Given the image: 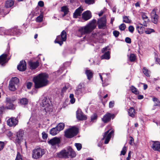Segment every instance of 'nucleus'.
Returning <instances> with one entry per match:
<instances>
[{
	"mask_svg": "<svg viewBox=\"0 0 160 160\" xmlns=\"http://www.w3.org/2000/svg\"><path fill=\"white\" fill-rule=\"evenodd\" d=\"M96 20L93 19L86 26L80 27L78 32L80 35H78V36L80 37L82 35L87 34L91 32L96 26Z\"/></svg>",
	"mask_w": 160,
	"mask_h": 160,
	"instance_id": "2",
	"label": "nucleus"
},
{
	"mask_svg": "<svg viewBox=\"0 0 160 160\" xmlns=\"http://www.w3.org/2000/svg\"><path fill=\"white\" fill-rule=\"evenodd\" d=\"M59 132L56 127L53 128L51 129L50 131V133L52 136H54L57 134Z\"/></svg>",
	"mask_w": 160,
	"mask_h": 160,
	"instance_id": "29",
	"label": "nucleus"
},
{
	"mask_svg": "<svg viewBox=\"0 0 160 160\" xmlns=\"http://www.w3.org/2000/svg\"><path fill=\"white\" fill-rule=\"evenodd\" d=\"M45 153V150L40 148H35L32 152V158L37 159L41 158Z\"/></svg>",
	"mask_w": 160,
	"mask_h": 160,
	"instance_id": "6",
	"label": "nucleus"
},
{
	"mask_svg": "<svg viewBox=\"0 0 160 160\" xmlns=\"http://www.w3.org/2000/svg\"><path fill=\"white\" fill-rule=\"evenodd\" d=\"M130 90L132 92L136 94H138L139 93L138 91L137 90L136 88L133 86H132L130 87Z\"/></svg>",
	"mask_w": 160,
	"mask_h": 160,
	"instance_id": "39",
	"label": "nucleus"
},
{
	"mask_svg": "<svg viewBox=\"0 0 160 160\" xmlns=\"http://www.w3.org/2000/svg\"><path fill=\"white\" fill-rule=\"evenodd\" d=\"M86 93V90L83 83H81L78 86L75 91V96L78 98H80L82 95Z\"/></svg>",
	"mask_w": 160,
	"mask_h": 160,
	"instance_id": "5",
	"label": "nucleus"
},
{
	"mask_svg": "<svg viewBox=\"0 0 160 160\" xmlns=\"http://www.w3.org/2000/svg\"><path fill=\"white\" fill-rule=\"evenodd\" d=\"M42 104L43 109L46 112L51 111L52 106L50 99L46 97H43L42 98Z\"/></svg>",
	"mask_w": 160,
	"mask_h": 160,
	"instance_id": "4",
	"label": "nucleus"
},
{
	"mask_svg": "<svg viewBox=\"0 0 160 160\" xmlns=\"http://www.w3.org/2000/svg\"><path fill=\"white\" fill-rule=\"evenodd\" d=\"M129 138H130V139L129 140V143L131 145H133L134 144L133 138L131 136H130Z\"/></svg>",
	"mask_w": 160,
	"mask_h": 160,
	"instance_id": "56",
	"label": "nucleus"
},
{
	"mask_svg": "<svg viewBox=\"0 0 160 160\" xmlns=\"http://www.w3.org/2000/svg\"><path fill=\"white\" fill-rule=\"evenodd\" d=\"M11 30L10 29L6 30L4 28L3 31H2V33H3L4 34L7 35H10L11 34L10 32Z\"/></svg>",
	"mask_w": 160,
	"mask_h": 160,
	"instance_id": "45",
	"label": "nucleus"
},
{
	"mask_svg": "<svg viewBox=\"0 0 160 160\" xmlns=\"http://www.w3.org/2000/svg\"><path fill=\"white\" fill-rule=\"evenodd\" d=\"M42 138L43 139H45L47 138V137H48V135L45 132H42Z\"/></svg>",
	"mask_w": 160,
	"mask_h": 160,
	"instance_id": "57",
	"label": "nucleus"
},
{
	"mask_svg": "<svg viewBox=\"0 0 160 160\" xmlns=\"http://www.w3.org/2000/svg\"><path fill=\"white\" fill-rule=\"evenodd\" d=\"M75 146L76 147L78 151L80 150L82 148V144L80 143H75Z\"/></svg>",
	"mask_w": 160,
	"mask_h": 160,
	"instance_id": "48",
	"label": "nucleus"
},
{
	"mask_svg": "<svg viewBox=\"0 0 160 160\" xmlns=\"http://www.w3.org/2000/svg\"><path fill=\"white\" fill-rule=\"evenodd\" d=\"M15 160H22L21 156L19 152H18Z\"/></svg>",
	"mask_w": 160,
	"mask_h": 160,
	"instance_id": "51",
	"label": "nucleus"
},
{
	"mask_svg": "<svg viewBox=\"0 0 160 160\" xmlns=\"http://www.w3.org/2000/svg\"><path fill=\"white\" fill-rule=\"evenodd\" d=\"M76 117L77 118L80 120H83L86 119L87 117L84 115L80 109H78L76 112Z\"/></svg>",
	"mask_w": 160,
	"mask_h": 160,
	"instance_id": "20",
	"label": "nucleus"
},
{
	"mask_svg": "<svg viewBox=\"0 0 160 160\" xmlns=\"http://www.w3.org/2000/svg\"><path fill=\"white\" fill-rule=\"evenodd\" d=\"M128 112L129 116L132 117H133L134 116L135 112V110L133 108H130L128 110Z\"/></svg>",
	"mask_w": 160,
	"mask_h": 160,
	"instance_id": "32",
	"label": "nucleus"
},
{
	"mask_svg": "<svg viewBox=\"0 0 160 160\" xmlns=\"http://www.w3.org/2000/svg\"><path fill=\"white\" fill-rule=\"evenodd\" d=\"M85 2L88 4H92L94 2V0H85Z\"/></svg>",
	"mask_w": 160,
	"mask_h": 160,
	"instance_id": "52",
	"label": "nucleus"
},
{
	"mask_svg": "<svg viewBox=\"0 0 160 160\" xmlns=\"http://www.w3.org/2000/svg\"><path fill=\"white\" fill-rule=\"evenodd\" d=\"M78 133V128L73 127L65 131V136L68 138H71L76 135Z\"/></svg>",
	"mask_w": 160,
	"mask_h": 160,
	"instance_id": "7",
	"label": "nucleus"
},
{
	"mask_svg": "<svg viewBox=\"0 0 160 160\" xmlns=\"http://www.w3.org/2000/svg\"><path fill=\"white\" fill-rule=\"evenodd\" d=\"M113 133V131L112 130H108L104 133L102 140L105 139L104 141V143L105 144H107L108 143Z\"/></svg>",
	"mask_w": 160,
	"mask_h": 160,
	"instance_id": "12",
	"label": "nucleus"
},
{
	"mask_svg": "<svg viewBox=\"0 0 160 160\" xmlns=\"http://www.w3.org/2000/svg\"><path fill=\"white\" fill-rule=\"evenodd\" d=\"M70 87V85L69 84L67 83L66 84L62 90V93H64L67 89L69 88Z\"/></svg>",
	"mask_w": 160,
	"mask_h": 160,
	"instance_id": "41",
	"label": "nucleus"
},
{
	"mask_svg": "<svg viewBox=\"0 0 160 160\" xmlns=\"http://www.w3.org/2000/svg\"><path fill=\"white\" fill-rule=\"evenodd\" d=\"M43 16L41 15L39 16L38 17L36 18V21L37 22H41L42 21Z\"/></svg>",
	"mask_w": 160,
	"mask_h": 160,
	"instance_id": "47",
	"label": "nucleus"
},
{
	"mask_svg": "<svg viewBox=\"0 0 160 160\" xmlns=\"http://www.w3.org/2000/svg\"><path fill=\"white\" fill-rule=\"evenodd\" d=\"M106 19L105 17H103L98 19V28L103 29L106 27Z\"/></svg>",
	"mask_w": 160,
	"mask_h": 160,
	"instance_id": "13",
	"label": "nucleus"
},
{
	"mask_svg": "<svg viewBox=\"0 0 160 160\" xmlns=\"http://www.w3.org/2000/svg\"><path fill=\"white\" fill-rule=\"evenodd\" d=\"M114 102L113 101H110L109 103V107L112 108L114 106Z\"/></svg>",
	"mask_w": 160,
	"mask_h": 160,
	"instance_id": "63",
	"label": "nucleus"
},
{
	"mask_svg": "<svg viewBox=\"0 0 160 160\" xmlns=\"http://www.w3.org/2000/svg\"><path fill=\"white\" fill-rule=\"evenodd\" d=\"M15 99H13L10 98H6V106L5 108L7 109H14L15 108V106L13 104Z\"/></svg>",
	"mask_w": 160,
	"mask_h": 160,
	"instance_id": "11",
	"label": "nucleus"
},
{
	"mask_svg": "<svg viewBox=\"0 0 160 160\" xmlns=\"http://www.w3.org/2000/svg\"><path fill=\"white\" fill-rule=\"evenodd\" d=\"M155 31L154 29L150 28H148L145 31V32L147 34H150L152 32H154Z\"/></svg>",
	"mask_w": 160,
	"mask_h": 160,
	"instance_id": "43",
	"label": "nucleus"
},
{
	"mask_svg": "<svg viewBox=\"0 0 160 160\" xmlns=\"http://www.w3.org/2000/svg\"><path fill=\"white\" fill-rule=\"evenodd\" d=\"M29 65L32 69H35L37 68L39 65V62L38 61L34 62H30Z\"/></svg>",
	"mask_w": 160,
	"mask_h": 160,
	"instance_id": "26",
	"label": "nucleus"
},
{
	"mask_svg": "<svg viewBox=\"0 0 160 160\" xmlns=\"http://www.w3.org/2000/svg\"><path fill=\"white\" fill-rule=\"evenodd\" d=\"M18 69L20 71H24L26 69V64L24 61H21L19 65L17 66Z\"/></svg>",
	"mask_w": 160,
	"mask_h": 160,
	"instance_id": "22",
	"label": "nucleus"
},
{
	"mask_svg": "<svg viewBox=\"0 0 160 160\" xmlns=\"http://www.w3.org/2000/svg\"><path fill=\"white\" fill-rule=\"evenodd\" d=\"M85 74L87 75L88 79L89 80H90L93 77V73L90 70H86L85 71Z\"/></svg>",
	"mask_w": 160,
	"mask_h": 160,
	"instance_id": "28",
	"label": "nucleus"
},
{
	"mask_svg": "<svg viewBox=\"0 0 160 160\" xmlns=\"http://www.w3.org/2000/svg\"><path fill=\"white\" fill-rule=\"evenodd\" d=\"M7 123L10 127H15L18 124V120L17 118L12 117L7 120Z\"/></svg>",
	"mask_w": 160,
	"mask_h": 160,
	"instance_id": "15",
	"label": "nucleus"
},
{
	"mask_svg": "<svg viewBox=\"0 0 160 160\" xmlns=\"http://www.w3.org/2000/svg\"><path fill=\"white\" fill-rule=\"evenodd\" d=\"M151 147L153 150L160 152V142L159 141H151L150 142Z\"/></svg>",
	"mask_w": 160,
	"mask_h": 160,
	"instance_id": "14",
	"label": "nucleus"
},
{
	"mask_svg": "<svg viewBox=\"0 0 160 160\" xmlns=\"http://www.w3.org/2000/svg\"><path fill=\"white\" fill-rule=\"evenodd\" d=\"M20 103L22 106H25L28 104V100L26 98H23L21 99L19 101Z\"/></svg>",
	"mask_w": 160,
	"mask_h": 160,
	"instance_id": "31",
	"label": "nucleus"
},
{
	"mask_svg": "<svg viewBox=\"0 0 160 160\" xmlns=\"http://www.w3.org/2000/svg\"><path fill=\"white\" fill-rule=\"evenodd\" d=\"M48 75L46 73L39 74L34 77L33 81L35 83L36 88H39L46 86L48 84Z\"/></svg>",
	"mask_w": 160,
	"mask_h": 160,
	"instance_id": "1",
	"label": "nucleus"
},
{
	"mask_svg": "<svg viewBox=\"0 0 160 160\" xmlns=\"http://www.w3.org/2000/svg\"><path fill=\"white\" fill-rule=\"evenodd\" d=\"M5 9L0 8V17H4V15L8 13L9 12H6Z\"/></svg>",
	"mask_w": 160,
	"mask_h": 160,
	"instance_id": "36",
	"label": "nucleus"
},
{
	"mask_svg": "<svg viewBox=\"0 0 160 160\" xmlns=\"http://www.w3.org/2000/svg\"><path fill=\"white\" fill-rule=\"evenodd\" d=\"M83 10V9L81 7H79L73 13V18H77L78 16L81 15V14Z\"/></svg>",
	"mask_w": 160,
	"mask_h": 160,
	"instance_id": "23",
	"label": "nucleus"
},
{
	"mask_svg": "<svg viewBox=\"0 0 160 160\" xmlns=\"http://www.w3.org/2000/svg\"><path fill=\"white\" fill-rule=\"evenodd\" d=\"M11 30L10 33L11 34L10 35H19L20 33L19 30L17 28V27H14L10 29Z\"/></svg>",
	"mask_w": 160,
	"mask_h": 160,
	"instance_id": "25",
	"label": "nucleus"
},
{
	"mask_svg": "<svg viewBox=\"0 0 160 160\" xmlns=\"http://www.w3.org/2000/svg\"><path fill=\"white\" fill-rule=\"evenodd\" d=\"M91 17V12L89 11H87L83 12L82 14V18L85 21L89 19Z\"/></svg>",
	"mask_w": 160,
	"mask_h": 160,
	"instance_id": "21",
	"label": "nucleus"
},
{
	"mask_svg": "<svg viewBox=\"0 0 160 160\" xmlns=\"http://www.w3.org/2000/svg\"><path fill=\"white\" fill-rule=\"evenodd\" d=\"M23 135V132L22 130L19 131L17 133V138L15 141L16 144H19L22 139V137Z\"/></svg>",
	"mask_w": 160,
	"mask_h": 160,
	"instance_id": "18",
	"label": "nucleus"
},
{
	"mask_svg": "<svg viewBox=\"0 0 160 160\" xmlns=\"http://www.w3.org/2000/svg\"><path fill=\"white\" fill-rule=\"evenodd\" d=\"M134 29V27L132 26H130L128 27V30L129 31L132 33L133 32Z\"/></svg>",
	"mask_w": 160,
	"mask_h": 160,
	"instance_id": "55",
	"label": "nucleus"
},
{
	"mask_svg": "<svg viewBox=\"0 0 160 160\" xmlns=\"http://www.w3.org/2000/svg\"><path fill=\"white\" fill-rule=\"evenodd\" d=\"M115 115L114 114L107 113L103 116L102 119L104 123H107L110 121L111 118L113 119Z\"/></svg>",
	"mask_w": 160,
	"mask_h": 160,
	"instance_id": "16",
	"label": "nucleus"
},
{
	"mask_svg": "<svg viewBox=\"0 0 160 160\" xmlns=\"http://www.w3.org/2000/svg\"><path fill=\"white\" fill-rule=\"evenodd\" d=\"M151 16L152 22L154 24H157L158 21V16L156 14V12L154 9L152 11L151 13Z\"/></svg>",
	"mask_w": 160,
	"mask_h": 160,
	"instance_id": "17",
	"label": "nucleus"
},
{
	"mask_svg": "<svg viewBox=\"0 0 160 160\" xmlns=\"http://www.w3.org/2000/svg\"><path fill=\"white\" fill-rule=\"evenodd\" d=\"M4 145L5 144L3 142L0 141V151L3 148Z\"/></svg>",
	"mask_w": 160,
	"mask_h": 160,
	"instance_id": "54",
	"label": "nucleus"
},
{
	"mask_svg": "<svg viewBox=\"0 0 160 160\" xmlns=\"http://www.w3.org/2000/svg\"><path fill=\"white\" fill-rule=\"evenodd\" d=\"M99 34L98 32H94L92 33L91 35V40H93L94 39H98Z\"/></svg>",
	"mask_w": 160,
	"mask_h": 160,
	"instance_id": "37",
	"label": "nucleus"
},
{
	"mask_svg": "<svg viewBox=\"0 0 160 160\" xmlns=\"http://www.w3.org/2000/svg\"><path fill=\"white\" fill-rule=\"evenodd\" d=\"M61 11L64 12V14L62 15L63 17L68 13V9L67 6H63L61 8Z\"/></svg>",
	"mask_w": 160,
	"mask_h": 160,
	"instance_id": "35",
	"label": "nucleus"
},
{
	"mask_svg": "<svg viewBox=\"0 0 160 160\" xmlns=\"http://www.w3.org/2000/svg\"><path fill=\"white\" fill-rule=\"evenodd\" d=\"M123 22L126 23H129L131 22V20L129 19L128 17L125 16L123 17Z\"/></svg>",
	"mask_w": 160,
	"mask_h": 160,
	"instance_id": "42",
	"label": "nucleus"
},
{
	"mask_svg": "<svg viewBox=\"0 0 160 160\" xmlns=\"http://www.w3.org/2000/svg\"><path fill=\"white\" fill-rule=\"evenodd\" d=\"M127 151V148L124 146L122 148V150L121 151L120 155H124L125 154Z\"/></svg>",
	"mask_w": 160,
	"mask_h": 160,
	"instance_id": "49",
	"label": "nucleus"
},
{
	"mask_svg": "<svg viewBox=\"0 0 160 160\" xmlns=\"http://www.w3.org/2000/svg\"><path fill=\"white\" fill-rule=\"evenodd\" d=\"M144 27L142 26H140L138 25H137L136 26V29L138 30V32L139 33H140V32H141L140 30L142 29V28H143Z\"/></svg>",
	"mask_w": 160,
	"mask_h": 160,
	"instance_id": "59",
	"label": "nucleus"
},
{
	"mask_svg": "<svg viewBox=\"0 0 160 160\" xmlns=\"http://www.w3.org/2000/svg\"><path fill=\"white\" fill-rule=\"evenodd\" d=\"M129 58L131 62H134L136 59V57L134 54L131 53L129 56Z\"/></svg>",
	"mask_w": 160,
	"mask_h": 160,
	"instance_id": "38",
	"label": "nucleus"
},
{
	"mask_svg": "<svg viewBox=\"0 0 160 160\" xmlns=\"http://www.w3.org/2000/svg\"><path fill=\"white\" fill-rule=\"evenodd\" d=\"M69 98L70 99V102L72 104L74 103L75 101V99L74 98V95L72 94H70L69 96Z\"/></svg>",
	"mask_w": 160,
	"mask_h": 160,
	"instance_id": "44",
	"label": "nucleus"
},
{
	"mask_svg": "<svg viewBox=\"0 0 160 160\" xmlns=\"http://www.w3.org/2000/svg\"><path fill=\"white\" fill-rule=\"evenodd\" d=\"M141 15L142 16V18L143 20L148 19V17L145 13L143 12L142 13H141Z\"/></svg>",
	"mask_w": 160,
	"mask_h": 160,
	"instance_id": "53",
	"label": "nucleus"
},
{
	"mask_svg": "<svg viewBox=\"0 0 160 160\" xmlns=\"http://www.w3.org/2000/svg\"><path fill=\"white\" fill-rule=\"evenodd\" d=\"M58 155L60 158H68L69 157L71 158L75 157L76 154L73 150L69 147L66 149L62 150L58 154Z\"/></svg>",
	"mask_w": 160,
	"mask_h": 160,
	"instance_id": "3",
	"label": "nucleus"
},
{
	"mask_svg": "<svg viewBox=\"0 0 160 160\" xmlns=\"http://www.w3.org/2000/svg\"><path fill=\"white\" fill-rule=\"evenodd\" d=\"M97 118V115L96 113H94L91 116V121L92 122H94L96 120Z\"/></svg>",
	"mask_w": 160,
	"mask_h": 160,
	"instance_id": "46",
	"label": "nucleus"
},
{
	"mask_svg": "<svg viewBox=\"0 0 160 160\" xmlns=\"http://www.w3.org/2000/svg\"><path fill=\"white\" fill-rule=\"evenodd\" d=\"M125 42L128 43H130L131 42V39L128 37H127L125 39Z\"/></svg>",
	"mask_w": 160,
	"mask_h": 160,
	"instance_id": "60",
	"label": "nucleus"
},
{
	"mask_svg": "<svg viewBox=\"0 0 160 160\" xmlns=\"http://www.w3.org/2000/svg\"><path fill=\"white\" fill-rule=\"evenodd\" d=\"M60 139L59 138L55 137L48 141V144L52 146L59 144L60 142Z\"/></svg>",
	"mask_w": 160,
	"mask_h": 160,
	"instance_id": "19",
	"label": "nucleus"
},
{
	"mask_svg": "<svg viewBox=\"0 0 160 160\" xmlns=\"http://www.w3.org/2000/svg\"><path fill=\"white\" fill-rule=\"evenodd\" d=\"M67 38V34L65 30L62 32L60 35L58 36L54 41L55 43H58L60 46L63 43V42L65 41Z\"/></svg>",
	"mask_w": 160,
	"mask_h": 160,
	"instance_id": "8",
	"label": "nucleus"
},
{
	"mask_svg": "<svg viewBox=\"0 0 160 160\" xmlns=\"http://www.w3.org/2000/svg\"><path fill=\"white\" fill-rule=\"evenodd\" d=\"M126 28V25L124 23H122L119 26V28L121 31L124 30Z\"/></svg>",
	"mask_w": 160,
	"mask_h": 160,
	"instance_id": "50",
	"label": "nucleus"
},
{
	"mask_svg": "<svg viewBox=\"0 0 160 160\" xmlns=\"http://www.w3.org/2000/svg\"><path fill=\"white\" fill-rule=\"evenodd\" d=\"M19 83V79L16 78H12L10 82L9 85V88L11 91H14L16 89V86L18 85Z\"/></svg>",
	"mask_w": 160,
	"mask_h": 160,
	"instance_id": "9",
	"label": "nucleus"
},
{
	"mask_svg": "<svg viewBox=\"0 0 160 160\" xmlns=\"http://www.w3.org/2000/svg\"><path fill=\"white\" fill-rule=\"evenodd\" d=\"M5 109H6V108H5V107L4 106H2L0 107V116L2 114L3 110Z\"/></svg>",
	"mask_w": 160,
	"mask_h": 160,
	"instance_id": "62",
	"label": "nucleus"
},
{
	"mask_svg": "<svg viewBox=\"0 0 160 160\" xmlns=\"http://www.w3.org/2000/svg\"><path fill=\"white\" fill-rule=\"evenodd\" d=\"M102 74V75H101V74L99 73V75L100 77L102 82V86H107L108 84V83H103V78H105V82H106V81L107 80V78H105V77L106 76H107V74H104V73Z\"/></svg>",
	"mask_w": 160,
	"mask_h": 160,
	"instance_id": "27",
	"label": "nucleus"
},
{
	"mask_svg": "<svg viewBox=\"0 0 160 160\" xmlns=\"http://www.w3.org/2000/svg\"><path fill=\"white\" fill-rule=\"evenodd\" d=\"M143 73L147 77H150L149 71L146 68L144 67L142 69Z\"/></svg>",
	"mask_w": 160,
	"mask_h": 160,
	"instance_id": "40",
	"label": "nucleus"
},
{
	"mask_svg": "<svg viewBox=\"0 0 160 160\" xmlns=\"http://www.w3.org/2000/svg\"><path fill=\"white\" fill-rule=\"evenodd\" d=\"M38 5L41 7H42L44 6V2L43 1H40L38 2Z\"/></svg>",
	"mask_w": 160,
	"mask_h": 160,
	"instance_id": "64",
	"label": "nucleus"
},
{
	"mask_svg": "<svg viewBox=\"0 0 160 160\" xmlns=\"http://www.w3.org/2000/svg\"><path fill=\"white\" fill-rule=\"evenodd\" d=\"M110 50V49L108 46H107L102 49V52L104 54L101 57V59L109 60L110 58V52L109 51Z\"/></svg>",
	"mask_w": 160,
	"mask_h": 160,
	"instance_id": "10",
	"label": "nucleus"
},
{
	"mask_svg": "<svg viewBox=\"0 0 160 160\" xmlns=\"http://www.w3.org/2000/svg\"><path fill=\"white\" fill-rule=\"evenodd\" d=\"M14 2L12 0H8L6 1L5 7L7 8L12 7L14 4Z\"/></svg>",
	"mask_w": 160,
	"mask_h": 160,
	"instance_id": "30",
	"label": "nucleus"
},
{
	"mask_svg": "<svg viewBox=\"0 0 160 160\" xmlns=\"http://www.w3.org/2000/svg\"><path fill=\"white\" fill-rule=\"evenodd\" d=\"M32 82H28L27 83V88L28 89H30L31 88V87L32 86Z\"/></svg>",
	"mask_w": 160,
	"mask_h": 160,
	"instance_id": "61",
	"label": "nucleus"
},
{
	"mask_svg": "<svg viewBox=\"0 0 160 160\" xmlns=\"http://www.w3.org/2000/svg\"><path fill=\"white\" fill-rule=\"evenodd\" d=\"M152 101L154 102V105L155 106H160V101L158 99L155 97L152 98Z\"/></svg>",
	"mask_w": 160,
	"mask_h": 160,
	"instance_id": "33",
	"label": "nucleus"
},
{
	"mask_svg": "<svg viewBox=\"0 0 160 160\" xmlns=\"http://www.w3.org/2000/svg\"><path fill=\"white\" fill-rule=\"evenodd\" d=\"M8 55L7 53H4L0 56V64H1L2 66L7 62L6 58Z\"/></svg>",
	"mask_w": 160,
	"mask_h": 160,
	"instance_id": "24",
	"label": "nucleus"
},
{
	"mask_svg": "<svg viewBox=\"0 0 160 160\" xmlns=\"http://www.w3.org/2000/svg\"><path fill=\"white\" fill-rule=\"evenodd\" d=\"M65 124L63 123H60L56 127L59 131L62 130L64 128Z\"/></svg>",
	"mask_w": 160,
	"mask_h": 160,
	"instance_id": "34",
	"label": "nucleus"
},
{
	"mask_svg": "<svg viewBox=\"0 0 160 160\" xmlns=\"http://www.w3.org/2000/svg\"><path fill=\"white\" fill-rule=\"evenodd\" d=\"M113 33L114 36L117 37L118 36L119 34V32L118 31L115 30L113 31Z\"/></svg>",
	"mask_w": 160,
	"mask_h": 160,
	"instance_id": "58",
	"label": "nucleus"
}]
</instances>
